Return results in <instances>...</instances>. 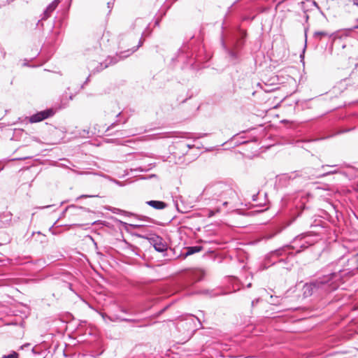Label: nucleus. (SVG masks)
Returning <instances> with one entry per match:
<instances>
[{"label":"nucleus","mask_w":358,"mask_h":358,"mask_svg":"<svg viewBox=\"0 0 358 358\" xmlns=\"http://www.w3.org/2000/svg\"><path fill=\"white\" fill-rule=\"evenodd\" d=\"M52 2H56V6H58V5L60 2V0H54Z\"/></svg>","instance_id":"32"},{"label":"nucleus","mask_w":358,"mask_h":358,"mask_svg":"<svg viewBox=\"0 0 358 358\" xmlns=\"http://www.w3.org/2000/svg\"><path fill=\"white\" fill-rule=\"evenodd\" d=\"M107 6H108V8H109V13H110L111 9H112V8H113V2H111V1H108V2L107 3Z\"/></svg>","instance_id":"23"},{"label":"nucleus","mask_w":358,"mask_h":358,"mask_svg":"<svg viewBox=\"0 0 358 358\" xmlns=\"http://www.w3.org/2000/svg\"><path fill=\"white\" fill-rule=\"evenodd\" d=\"M275 236V234H271V235H268L266 236V238L267 239H270V238H272L273 236Z\"/></svg>","instance_id":"31"},{"label":"nucleus","mask_w":358,"mask_h":358,"mask_svg":"<svg viewBox=\"0 0 358 358\" xmlns=\"http://www.w3.org/2000/svg\"><path fill=\"white\" fill-rule=\"evenodd\" d=\"M56 2H51L45 9L41 20H45L50 17L52 13L57 8Z\"/></svg>","instance_id":"11"},{"label":"nucleus","mask_w":358,"mask_h":358,"mask_svg":"<svg viewBox=\"0 0 358 358\" xmlns=\"http://www.w3.org/2000/svg\"><path fill=\"white\" fill-rule=\"evenodd\" d=\"M2 222L0 221V227H1Z\"/></svg>","instance_id":"42"},{"label":"nucleus","mask_w":358,"mask_h":358,"mask_svg":"<svg viewBox=\"0 0 358 358\" xmlns=\"http://www.w3.org/2000/svg\"><path fill=\"white\" fill-rule=\"evenodd\" d=\"M117 124V122H113L106 129V131H109L110 129L115 127V126Z\"/></svg>","instance_id":"24"},{"label":"nucleus","mask_w":358,"mask_h":358,"mask_svg":"<svg viewBox=\"0 0 358 358\" xmlns=\"http://www.w3.org/2000/svg\"><path fill=\"white\" fill-rule=\"evenodd\" d=\"M2 358H18V354L16 352H13L8 355H4Z\"/></svg>","instance_id":"19"},{"label":"nucleus","mask_w":358,"mask_h":358,"mask_svg":"<svg viewBox=\"0 0 358 358\" xmlns=\"http://www.w3.org/2000/svg\"><path fill=\"white\" fill-rule=\"evenodd\" d=\"M55 224H56V222H54L53 225H52V227H54V225H55Z\"/></svg>","instance_id":"40"},{"label":"nucleus","mask_w":358,"mask_h":358,"mask_svg":"<svg viewBox=\"0 0 358 358\" xmlns=\"http://www.w3.org/2000/svg\"><path fill=\"white\" fill-rule=\"evenodd\" d=\"M55 224H56V222H54L53 225H52V227H54V225H55Z\"/></svg>","instance_id":"39"},{"label":"nucleus","mask_w":358,"mask_h":358,"mask_svg":"<svg viewBox=\"0 0 358 358\" xmlns=\"http://www.w3.org/2000/svg\"><path fill=\"white\" fill-rule=\"evenodd\" d=\"M201 326L199 318L193 315H186L185 318L180 319L177 323V329L185 334L187 338H189Z\"/></svg>","instance_id":"5"},{"label":"nucleus","mask_w":358,"mask_h":358,"mask_svg":"<svg viewBox=\"0 0 358 358\" xmlns=\"http://www.w3.org/2000/svg\"><path fill=\"white\" fill-rule=\"evenodd\" d=\"M327 36L331 38L334 43H336L338 41L340 40V37L338 36V33L329 34L327 31H315L313 34V38L316 41H320Z\"/></svg>","instance_id":"9"},{"label":"nucleus","mask_w":358,"mask_h":358,"mask_svg":"<svg viewBox=\"0 0 358 358\" xmlns=\"http://www.w3.org/2000/svg\"><path fill=\"white\" fill-rule=\"evenodd\" d=\"M187 146L189 148H192L193 146L192 145H187Z\"/></svg>","instance_id":"35"},{"label":"nucleus","mask_w":358,"mask_h":358,"mask_svg":"<svg viewBox=\"0 0 358 358\" xmlns=\"http://www.w3.org/2000/svg\"><path fill=\"white\" fill-rule=\"evenodd\" d=\"M357 6H358V5H357Z\"/></svg>","instance_id":"43"},{"label":"nucleus","mask_w":358,"mask_h":358,"mask_svg":"<svg viewBox=\"0 0 358 358\" xmlns=\"http://www.w3.org/2000/svg\"><path fill=\"white\" fill-rule=\"evenodd\" d=\"M259 301V299H255L252 301V306H254L256 303H257Z\"/></svg>","instance_id":"29"},{"label":"nucleus","mask_w":358,"mask_h":358,"mask_svg":"<svg viewBox=\"0 0 358 358\" xmlns=\"http://www.w3.org/2000/svg\"><path fill=\"white\" fill-rule=\"evenodd\" d=\"M92 196H93L87 195V194H83V195H81L80 196H79V197L78 198V199H80V198H87V197H92Z\"/></svg>","instance_id":"25"},{"label":"nucleus","mask_w":358,"mask_h":358,"mask_svg":"<svg viewBox=\"0 0 358 358\" xmlns=\"http://www.w3.org/2000/svg\"><path fill=\"white\" fill-rule=\"evenodd\" d=\"M29 345H30V344H29V343H26V344H24V345H22V346H21V348H22V349H23V348H24L29 347Z\"/></svg>","instance_id":"30"},{"label":"nucleus","mask_w":358,"mask_h":358,"mask_svg":"<svg viewBox=\"0 0 358 358\" xmlns=\"http://www.w3.org/2000/svg\"><path fill=\"white\" fill-rule=\"evenodd\" d=\"M125 143H133V141H125Z\"/></svg>","instance_id":"34"},{"label":"nucleus","mask_w":358,"mask_h":358,"mask_svg":"<svg viewBox=\"0 0 358 358\" xmlns=\"http://www.w3.org/2000/svg\"><path fill=\"white\" fill-rule=\"evenodd\" d=\"M202 249H203V248L201 246H198V245L188 247L186 249L185 256L187 257L189 255H192L194 253L199 252L201 251Z\"/></svg>","instance_id":"16"},{"label":"nucleus","mask_w":358,"mask_h":358,"mask_svg":"<svg viewBox=\"0 0 358 358\" xmlns=\"http://www.w3.org/2000/svg\"><path fill=\"white\" fill-rule=\"evenodd\" d=\"M146 203L157 210H162L167 206V204L166 203L161 201L152 200L147 201Z\"/></svg>","instance_id":"13"},{"label":"nucleus","mask_w":358,"mask_h":358,"mask_svg":"<svg viewBox=\"0 0 358 358\" xmlns=\"http://www.w3.org/2000/svg\"><path fill=\"white\" fill-rule=\"evenodd\" d=\"M355 70L358 71V63L355 65ZM354 72H352L348 78L341 79L336 84V87L343 91L348 88V87H352L355 89L358 88V79L353 77Z\"/></svg>","instance_id":"7"},{"label":"nucleus","mask_w":358,"mask_h":358,"mask_svg":"<svg viewBox=\"0 0 358 358\" xmlns=\"http://www.w3.org/2000/svg\"><path fill=\"white\" fill-rule=\"evenodd\" d=\"M136 237L143 238L147 239L150 245H152L156 251L159 252H166L168 249V245L166 241L160 236L145 231L143 234H138L136 231Z\"/></svg>","instance_id":"6"},{"label":"nucleus","mask_w":358,"mask_h":358,"mask_svg":"<svg viewBox=\"0 0 358 358\" xmlns=\"http://www.w3.org/2000/svg\"><path fill=\"white\" fill-rule=\"evenodd\" d=\"M54 114L55 111L52 108H48L31 115L29 117V121L30 123L39 122L53 116Z\"/></svg>","instance_id":"8"},{"label":"nucleus","mask_w":358,"mask_h":358,"mask_svg":"<svg viewBox=\"0 0 358 358\" xmlns=\"http://www.w3.org/2000/svg\"><path fill=\"white\" fill-rule=\"evenodd\" d=\"M92 75H94L93 73H92V72L90 71V75L88 76V77L87 78L86 80L84 82V83L81 85V88H83L84 87V85H86L89 81H90V78Z\"/></svg>","instance_id":"21"},{"label":"nucleus","mask_w":358,"mask_h":358,"mask_svg":"<svg viewBox=\"0 0 358 358\" xmlns=\"http://www.w3.org/2000/svg\"><path fill=\"white\" fill-rule=\"evenodd\" d=\"M229 55L233 59H236L237 58L236 54L234 52H233V51H229Z\"/></svg>","instance_id":"22"},{"label":"nucleus","mask_w":358,"mask_h":358,"mask_svg":"<svg viewBox=\"0 0 358 358\" xmlns=\"http://www.w3.org/2000/svg\"><path fill=\"white\" fill-rule=\"evenodd\" d=\"M108 320L110 322H133L134 320L122 315H114L108 317Z\"/></svg>","instance_id":"14"},{"label":"nucleus","mask_w":358,"mask_h":358,"mask_svg":"<svg viewBox=\"0 0 358 358\" xmlns=\"http://www.w3.org/2000/svg\"><path fill=\"white\" fill-rule=\"evenodd\" d=\"M354 4L358 6V0H353Z\"/></svg>","instance_id":"33"},{"label":"nucleus","mask_w":358,"mask_h":358,"mask_svg":"<svg viewBox=\"0 0 358 358\" xmlns=\"http://www.w3.org/2000/svg\"><path fill=\"white\" fill-rule=\"evenodd\" d=\"M317 235L313 232H306L303 233L296 237L293 241V245L292 246V249H295L298 247L301 248V250H297V252H300L301 250H304L308 248L309 246L313 245L317 241ZM291 246L286 245L282 248L278 249L275 251H273L271 253V257H278L283 255V253H288L287 250H289Z\"/></svg>","instance_id":"3"},{"label":"nucleus","mask_w":358,"mask_h":358,"mask_svg":"<svg viewBox=\"0 0 358 358\" xmlns=\"http://www.w3.org/2000/svg\"><path fill=\"white\" fill-rule=\"evenodd\" d=\"M106 113L107 115H115L116 117H118L121 115L120 108L116 103H111L110 108L107 109Z\"/></svg>","instance_id":"12"},{"label":"nucleus","mask_w":358,"mask_h":358,"mask_svg":"<svg viewBox=\"0 0 358 358\" xmlns=\"http://www.w3.org/2000/svg\"><path fill=\"white\" fill-rule=\"evenodd\" d=\"M69 99H70L71 100H72V99H73V95H71V96H69Z\"/></svg>","instance_id":"37"},{"label":"nucleus","mask_w":358,"mask_h":358,"mask_svg":"<svg viewBox=\"0 0 358 358\" xmlns=\"http://www.w3.org/2000/svg\"><path fill=\"white\" fill-rule=\"evenodd\" d=\"M119 308H120V310L122 313L125 314L126 315L130 316L131 318H132L133 307L131 306H128L125 303H122Z\"/></svg>","instance_id":"15"},{"label":"nucleus","mask_w":358,"mask_h":358,"mask_svg":"<svg viewBox=\"0 0 358 358\" xmlns=\"http://www.w3.org/2000/svg\"><path fill=\"white\" fill-rule=\"evenodd\" d=\"M100 315H101V317L103 318V320H104V322H107V320H108V317H110V316L104 313H100Z\"/></svg>","instance_id":"20"},{"label":"nucleus","mask_w":358,"mask_h":358,"mask_svg":"<svg viewBox=\"0 0 358 358\" xmlns=\"http://www.w3.org/2000/svg\"><path fill=\"white\" fill-rule=\"evenodd\" d=\"M341 270L323 275L315 280L306 283L303 287L305 297L322 296L336 290L340 285L342 275Z\"/></svg>","instance_id":"2"},{"label":"nucleus","mask_w":358,"mask_h":358,"mask_svg":"<svg viewBox=\"0 0 358 358\" xmlns=\"http://www.w3.org/2000/svg\"><path fill=\"white\" fill-rule=\"evenodd\" d=\"M204 194L208 196V204L211 207L206 210V216L211 217L222 210V207H227L237 197L235 190L225 183L219 182L207 187Z\"/></svg>","instance_id":"1"},{"label":"nucleus","mask_w":358,"mask_h":358,"mask_svg":"<svg viewBox=\"0 0 358 358\" xmlns=\"http://www.w3.org/2000/svg\"><path fill=\"white\" fill-rule=\"evenodd\" d=\"M55 224H56V222H54L53 225H52V227H54V225H55Z\"/></svg>","instance_id":"38"},{"label":"nucleus","mask_w":358,"mask_h":358,"mask_svg":"<svg viewBox=\"0 0 358 358\" xmlns=\"http://www.w3.org/2000/svg\"><path fill=\"white\" fill-rule=\"evenodd\" d=\"M52 205H48V206H40V207H38L37 208L38 209H44V208H48L50 207H51Z\"/></svg>","instance_id":"26"},{"label":"nucleus","mask_w":358,"mask_h":358,"mask_svg":"<svg viewBox=\"0 0 358 358\" xmlns=\"http://www.w3.org/2000/svg\"><path fill=\"white\" fill-rule=\"evenodd\" d=\"M354 29H358V26L354 27Z\"/></svg>","instance_id":"41"},{"label":"nucleus","mask_w":358,"mask_h":358,"mask_svg":"<svg viewBox=\"0 0 358 358\" xmlns=\"http://www.w3.org/2000/svg\"><path fill=\"white\" fill-rule=\"evenodd\" d=\"M338 171L336 169L333 170V169H331V171H327L325 173H323L322 174L320 175L318 177L319 178H322V177H324V176H329V175H332V174H336L337 173Z\"/></svg>","instance_id":"17"},{"label":"nucleus","mask_w":358,"mask_h":358,"mask_svg":"<svg viewBox=\"0 0 358 358\" xmlns=\"http://www.w3.org/2000/svg\"><path fill=\"white\" fill-rule=\"evenodd\" d=\"M72 208H74V209H83L82 207H77L74 205H71V206H67L62 212V216H64L65 215V213H66L67 210H69V209H72Z\"/></svg>","instance_id":"18"},{"label":"nucleus","mask_w":358,"mask_h":358,"mask_svg":"<svg viewBox=\"0 0 358 358\" xmlns=\"http://www.w3.org/2000/svg\"><path fill=\"white\" fill-rule=\"evenodd\" d=\"M143 41L142 38H141L139 42H138V45H137V48L141 47L143 45Z\"/></svg>","instance_id":"27"},{"label":"nucleus","mask_w":358,"mask_h":358,"mask_svg":"<svg viewBox=\"0 0 358 358\" xmlns=\"http://www.w3.org/2000/svg\"><path fill=\"white\" fill-rule=\"evenodd\" d=\"M41 24V20H38L37 22V26H38Z\"/></svg>","instance_id":"36"},{"label":"nucleus","mask_w":358,"mask_h":358,"mask_svg":"<svg viewBox=\"0 0 358 358\" xmlns=\"http://www.w3.org/2000/svg\"><path fill=\"white\" fill-rule=\"evenodd\" d=\"M326 166L336 167L337 165H322V169H324Z\"/></svg>","instance_id":"28"},{"label":"nucleus","mask_w":358,"mask_h":358,"mask_svg":"<svg viewBox=\"0 0 358 358\" xmlns=\"http://www.w3.org/2000/svg\"><path fill=\"white\" fill-rule=\"evenodd\" d=\"M142 222H145L148 223H152V220L147 216L138 215L136 214V231L138 234L140 233V229L145 226Z\"/></svg>","instance_id":"10"},{"label":"nucleus","mask_w":358,"mask_h":358,"mask_svg":"<svg viewBox=\"0 0 358 358\" xmlns=\"http://www.w3.org/2000/svg\"><path fill=\"white\" fill-rule=\"evenodd\" d=\"M134 52L132 49H127L125 51H120L115 57H108L103 62H90L87 64V68L92 73H98L110 65L117 63L120 59L127 58L130 55L133 54Z\"/></svg>","instance_id":"4"}]
</instances>
